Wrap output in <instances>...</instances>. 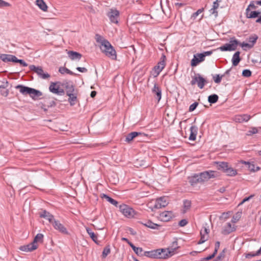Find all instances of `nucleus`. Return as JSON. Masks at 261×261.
Listing matches in <instances>:
<instances>
[{
    "label": "nucleus",
    "instance_id": "obj_1",
    "mask_svg": "<svg viewBox=\"0 0 261 261\" xmlns=\"http://www.w3.org/2000/svg\"><path fill=\"white\" fill-rule=\"evenodd\" d=\"M15 89L19 90V92L23 95H29L33 99H36L37 97L42 95L41 91L22 85H17L15 86Z\"/></svg>",
    "mask_w": 261,
    "mask_h": 261
},
{
    "label": "nucleus",
    "instance_id": "obj_2",
    "mask_svg": "<svg viewBox=\"0 0 261 261\" xmlns=\"http://www.w3.org/2000/svg\"><path fill=\"white\" fill-rule=\"evenodd\" d=\"M100 43V48L101 51L112 59H116V51L110 43L108 40L104 39L101 41Z\"/></svg>",
    "mask_w": 261,
    "mask_h": 261
},
{
    "label": "nucleus",
    "instance_id": "obj_3",
    "mask_svg": "<svg viewBox=\"0 0 261 261\" xmlns=\"http://www.w3.org/2000/svg\"><path fill=\"white\" fill-rule=\"evenodd\" d=\"M217 168L222 170L226 175L229 176H234L237 174V170L230 166L228 163L221 162L217 163Z\"/></svg>",
    "mask_w": 261,
    "mask_h": 261
},
{
    "label": "nucleus",
    "instance_id": "obj_4",
    "mask_svg": "<svg viewBox=\"0 0 261 261\" xmlns=\"http://www.w3.org/2000/svg\"><path fill=\"white\" fill-rule=\"evenodd\" d=\"M165 249H156L149 251H145L143 253V256L152 258H162L168 257Z\"/></svg>",
    "mask_w": 261,
    "mask_h": 261
},
{
    "label": "nucleus",
    "instance_id": "obj_5",
    "mask_svg": "<svg viewBox=\"0 0 261 261\" xmlns=\"http://www.w3.org/2000/svg\"><path fill=\"white\" fill-rule=\"evenodd\" d=\"M239 44V41L234 38H232L230 39L229 43L225 44L220 46L219 49L222 51L235 50Z\"/></svg>",
    "mask_w": 261,
    "mask_h": 261
},
{
    "label": "nucleus",
    "instance_id": "obj_6",
    "mask_svg": "<svg viewBox=\"0 0 261 261\" xmlns=\"http://www.w3.org/2000/svg\"><path fill=\"white\" fill-rule=\"evenodd\" d=\"M62 84L60 82H51L49 87V90L54 94L58 95H63L65 94V90L60 88Z\"/></svg>",
    "mask_w": 261,
    "mask_h": 261
},
{
    "label": "nucleus",
    "instance_id": "obj_7",
    "mask_svg": "<svg viewBox=\"0 0 261 261\" xmlns=\"http://www.w3.org/2000/svg\"><path fill=\"white\" fill-rule=\"evenodd\" d=\"M119 208L122 214L127 218H133L136 215L135 211L131 207L126 204H120L119 205Z\"/></svg>",
    "mask_w": 261,
    "mask_h": 261
},
{
    "label": "nucleus",
    "instance_id": "obj_8",
    "mask_svg": "<svg viewBox=\"0 0 261 261\" xmlns=\"http://www.w3.org/2000/svg\"><path fill=\"white\" fill-rule=\"evenodd\" d=\"M200 183L208 181L210 178L218 176L217 171L209 170L200 173L198 174Z\"/></svg>",
    "mask_w": 261,
    "mask_h": 261
},
{
    "label": "nucleus",
    "instance_id": "obj_9",
    "mask_svg": "<svg viewBox=\"0 0 261 261\" xmlns=\"http://www.w3.org/2000/svg\"><path fill=\"white\" fill-rule=\"evenodd\" d=\"M29 68L31 71H33L36 73L42 79H47L50 76L48 73L44 72V71L41 67H36L34 65H31L29 66Z\"/></svg>",
    "mask_w": 261,
    "mask_h": 261
},
{
    "label": "nucleus",
    "instance_id": "obj_10",
    "mask_svg": "<svg viewBox=\"0 0 261 261\" xmlns=\"http://www.w3.org/2000/svg\"><path fill=\"white\" fill-rule=\"evenodd\" d=\"M206 83V81L199 74H198L197 76L193 77L191 81V84L192 85H194L197 83L198 87L200 89H202Z\"/></svg>",
    "mask_w": 261,
    "mask_h": 261
},
{
    "label": "nucleus",
    "instance_id": "obj_11",
    "mask_svg": "<svg viewBox=\"0 0 261 261\" xmlns=\"http://www.w3.org/2000/svg\"><path fill=\"white\" fill-rule=\"evenodd\" d=\"M107 16L111 22L116 24L118 23V18L119 16V11L116 9H111L108 12Z\"/></svg>",
    "mask_w": 261,
    "mask_h": 261
},
{
    "label": "nucleus",
    "instance_id": "obj_12",
    "mask_svg": "<svg viewBox=\"0 0 261 261\" xmlns=\"http://www.w3.org/2000/svg\"><path fill=\"white\" fill-rule=\"evenodd\" d=\"M168 204V198L166 197H160L155 201L154 204L152 207L153 209H159L164 207Z\"/></svg>",
    "mask_w": 261,
    "mask_h": 261
},
{
    "label": "nucleus",
    "instance_id": "obj_13",
    "mask_svg": "<svg viewBox=\"0 0 261 261\" xmlns=\"http://www.w3.org/2000/svg\"><path fill=\"white\" fill-rule=\"evenodd\" d=\"M165 60L166 56L165 55H162L161 58V61L158 63L157 65L154 66V74H155L154 75L155 76L159 75L160 73L164 68L165 66Z\"/></svg>",
    "mask_w": 261,
    "mask_h": 261
},
{
    "label": "nucleus",
    "instance_id": "obj_14",
    "mask_svg": "<svg viewBox=\"0 0 261 261\" xmlns=\"http://www.w3.org/2000/svg\"><path fill=\"white\" fill-rule=\"evenodd\" d=\"M52 225L54 228L59 231L60 232L64 234H68V231L67 229L65 227V226L61 224L59 221L58 220H54V222H53Z\"/></svg>",
    "mask_w": 261,
    "mask_h": 261
},
{
    "label": "nucleus",
    "instance_id": "obj_15",
    "mask_svg": "<svg viewBox=\"0 0 261 261\" xmlns=\"http://www.w3.org/2000/svg\"><path fill=\"white\" fill-rule=\"evenodd\" d=\"M251 116L248 114L236 115L233 118V120L237 123L248 122Z\"/></svg>",
    "mask_w": 261,
    "mask_h": 261
},
{
    "label": "nucleus",
    "instance_id": "obj_16",
    "mask_svg": "<svg viewBox=\"0 0 261 261\" xmlns=\"http://www.w3.org/2000/svg\"><path fill=\"white\" fill-rule=\"evenodd\" d=\"M210 230L208 228L205 227H203V229H202L200 231V236L201 238L199 241L198 244H201L205 242L207 240L208 238V233Z\"/></svg>",
    "mask_w": 261,
    "mask_h": 261
},
{
    "label": "nucleus",
    "instance_id": "obj_17",
    "mask_svg": "<svg viewBox=\"0 0 261 261\" xmlns=\"http://www.w3.org/2000/svg\"><path fill=\"white\" fill-rule=\"evenodd\" d=\"M204 61L203 56L200 54H197L194 55L193 58L191 62V65L192 67L196 66L199 63Z\"/></svg>",
    "mask_w": 261,
    "mask_h": 261
},
{
    "label": "nucleus",
    "instance_id": "obj_18",
    "mask_svg": "<svg viewBox=\"0 0 261 261\" xmlns=\"http://www.w3.org/2000/svg\"><path fill=\"white\" fill-rule=\"evenodd\" d=\"M39 216L41 218H43L47 220L49 222V223L51 224L53 223V222H54V221L55 220L54 216L48 212L46 211V210H43L42 212H40Z\"/></svg>",
    "mask_w": 261,
    "mask_h": 261
},
{
    "label": "nucleus",
    "instance_id": "obj_19",
    "mask_svg": "<svg viewBox=\"0 0 261 261\" xmlns=\"http://www.w3.org/2000/svg\"><path fill=\"white\" fill-rule=\"evenodd\" d=\"M37 248V245L36 244H35L33 242L31 243H30L28 245L21 246L19 247V249L21 251H24V252H30L32 251H33Z\"/></svg>",
    "mask_w": 261,
    "mask_h": 261
},
{
    "label": "nucleus",
    "instance_id": "obj_20",
    "mask_svg": "<svg viewBox=\"0 0 261 261\" xmlns=\"http://www.w3.org/2000/svg\"><path fill=\"white\" fill-rule=\"evenodd\" d=\"M260 13L261 12L260 11H251L249 10V8H246V16L248 18H255L257 17L258 19Z\"/></svg>",
    "mask_w": 261,
    "mask_h": 261
},
{
    "label": "nucleus",
    "instance_id": "obj_21",
    "mask_svg": "<svg viewBox=\"0 0 261 261\" xmlns=\"http://www.w3.org/2000/svg\"><path fill=\"white\" fill-rule=\"evenodd\" d=\"M62 86L65 88L67 95L74 93L75 92L73 85L70 82H64L62 84Z\"/></svg>",
    "mask_w": 261,
    "mask_h": 261
},
{
    "label": "nucleus",
    "instance_id": "obj_22",
    "mask_svg": "<svg viewBox=\"0 0 261 261\" xmlns=\"http://www.w3.org/2000/svg\"><path fill=\"white\" fill-rule=\"evenodd\" d=\"M0 59L5 62H15V59H16V57L12 55L1 54Z\"/></svg>",
    "mask_w": 261,
    "mask_h": 261
},
{
    "label": "nucleus",
    "instance_id": "obj_23",
    "mask_svg": "<svg viewBox=\"0 0 261 261\" xmlns=\"http://www.w3.org/2000/svg\"><path fill=\"white\" fill-rule=\"evenodd\" d=\"M235 230L236 227L234 225L231 224L230 223H227L222 230V233L224 234H228Z\"/></svg>",
    "mask_w": 261,
    "mask_h": 261
},
{
    "label": "nucleus",
    "instance_id": "obj_24",
    "mask_svg": "<svg viewBox=\"0 0 261 261\" xmlns=\"http://www.w3.org/2000/svg\"><path fill=\"white\" fill-rule=\"evenodd\" d=\"M67 55L71 60H80L82 56L81 54L72 50L68 51Z\"/></svg>",
    "mask_w": 261,
    "mask_h": 261
},
{
    "label": "nucleus",
    "instance_id": "obj_25",
    "mask_svg": "<svg viewBox=\"0 0 261 261\" xmlns=\"http://www.w3.org/2000/svg\"><path fill=\"white\" fill-rule=\"evenodd\" d=\"M138 136H145V134L144 133L133 132L130 133H129L126 137L125 141L127 142H129L133 140L134 138Z\"/></svg>",
    "mask_w": 261,
    "mask_h": 261
},
{
    "label": "nucleus",
    "instance_id": "obj_26",
    "mask_svg": "<svg viewBox=\"0 0 261 261\" xmlns=\"http://www.w3.org/2000/svg\"><path fill=\"white\" fill-rule=\"evenodd\" d=\"M160 218L164 221H168L173 216V214L170 211H165L160 214Z\"/></svg>",
    "mask_w": 261,
    "mask_h": 261
},
{
    "label": "nucleus",
    "instance_id": "obj_27",
    "mask_svg": "<svg viewBox=\"0 0 261 261\" xmlns=\"http://www.w3.org/2000/svg\"><path fill=\"white\" fill-rule=\"evenodd\" d=\"M152 92L156 95V98H157L158 101H159L162 97V91L158 84H154L153 88L152 89Z\"/></svg>",
    "mask_w": 261,
    "mask_h": 261
},
{
    "label": "nucleus",
    "instance_id": "obj_28",
    "mask_svg": "<svg viewBox=\"0 0 261 261\" xmlns=\"http://www.w3.org/2000/svg\"><path fill=\"white\" fill-rule=\"evenodd\" d=\"M197 130L198 128L196 126H192L190 127V135L189 138L190 140L194 141L196 140Z\"/></svg>",
    "mask_w": 261,
    "mask_h": 261
},
{
    "label": "nucleus",
    "instance_id": "obj_29",
    "mask_svg": "<svg viewBox=\"0 0 261 261\" xmlns=\"http://www.w3.org/2000/svg\"><path fill=\"white\" fill-rule=\"evenodd\" d=\"M177 245L178 244L177 241L173 242L172 243L171 248H169L166 249V252H165V253H167L168 255V257L174 254L176 249L178 248Z\"/></svg>",
    "mask_w": 261,
    "mask_h": 261
},
{
    "label": "nucleus",
    "instance_id": "obj_30",
    "mask_svg": "<svg viewBox=\"0 0 261 261\" xmlns=\"http://www.w3.org/2000/svg\"><path fill=\"white\" fill-rule=\"evenodd\" d=\"M240 51L236 52L232 56V65L234 66H237L241 61V58L240 57Z\"/></svg>",
    "mask_w": 261,
    "mask_h": 261
},
{
    "label": "nucleus",
    "instance_id": "obj_31",
    "mask_svg": "<svg viewBox=\"0 0 261 261\" xmlns=\"http://www.w3.org/2000/svg\"><path fill=\"white\" fill-rule=\"evenodd\" d=\"M189 182L192 186H194L198 183H200L198 174H195L194 175L189 177Z\"/></svg>",
    "mask_w": 261,
    "mask_h": 261
},
{
    "label": "nucleus",
    "instance_id": "obj_32",
    "mask_svg": "<svg viewBox=\"0 0 261 261\" xmlns=\"http://www.w3.org/2000/svg\"><path fill=\"white\" fill-rule=\"evenodd\" d=\"M36 3L38 7L43 11H47L48 7L43 0H36Z\"/></svg>",
    "mask_w": 261,
    "mask_h": 261
},
{
    "label": "nucleus",
    "instance_id": "obj_33",
    "mask_svg": "<svg viewBox=\"0 0 261 261\" xmlns=\"http://www.w3.org/2000/svg\"><path fill=\"white\" fill-rule=\"evenodd\" d=\"M86 231L90 236V238L92 239V240L97 244H99L97 236L91 230V229L89 227H87Z\"/></svg>",
    "mask_w": 261,
    "mask_h": 261
},
{
    "label": "nucleus",
    "instance_id": "obj_34",
    "mask_svg": "<svg viewBox=\"0 0 261 261\" xmlns=\"http://www.w3.org/2000/svg\"><path fill=\"white\" fill-rule=\"evenodd\" d=\"M69 96L68 101L71 106H73L77 99L76 94L74 92L67 95Z\"/></svg>",
    "mask_w": 261,
    "mask_h": 261
},
{
    "label": "nucleus",
    "instance_id": "obj_35",
    "mask_svg": "<svg viewBox=\"0 0 261 261\" xmlns=\"http://www.w3.org/2000/svg\"><path fill=\"white\" fill-rule=\"evenodd\" d=\"M101 197L102 198L106 199L108 201L110 202L112 204L115 205V206H117L118 202L112 198L111 197H109L106 194H103L101 196Z\"/></svg>",
    "mask_w": 261,
    "mask_h": 261
},
{
    "label": "nucleus",
    "instance_id": "obj_36",
    "mask_svg": "<svg viewBox=\"0 0 261 261\" xmlns=\"http://www.w3.org/2000/svg\"><path fill=\"white\" fill-rule=\"evenodd\" d=\"M245 164L248 165L249 170L252 172H255L258 171L260 168L258 166H256L254 164L250 163L249 162H244Z\"/></svg>",
    "mask_w": 261,
    "mask_h": 261
},
{
    "label": "nucleus",
    "instance_id": "obj_37",
    "mask_svg": "<svg viewBox=\"0 0 261 261\" xmlns=\"http://www.w3.org/2000/svg\"><path fill=\"white\" fill-rule=\"evenodd\" d=\"M191 206V202L188 200L184 201V213L189 210Z\"/></svg>",
    "mask_w": 261,
    "mask_h": 261
},
{
    "label": "nucleus",
    "instance_id": "obj_38",
    "mask_svg": "<svg viewBox=\"0 0 261 261\" xmlns=\"http://www.w3.org/2000/svg\"><path fill=\"white\" fill-rule=\"evenodd\" d=\"M218 96L217 94H214L208 97V101L211 103H215L218 101Z\"/></svg>",
    "mask_w": 261,
    "mask_h": 261
},
{
    "label": "nucleus",
    "instance_id": "obj_39",
    "mask_svg": "<svg viewBox=\"0 0 261 261\" xmlns=\"http://www.w3.org/2000/svg\"><path fill=\"white\" fill-rule=\"evenodd\" d=\"M257 39H258V36L255 34H254V35L250 36L249 37V38L248 39L249 43L250 44H252V47H253L254 45L256 43Z\"/></svg>",
    "mask_w": 261,
    "mask_h": 261
},
{
    "label": "nucleus",
    "instance_id": "obj_40",
    "mask_svg": "<svg viewBox=\"0 0 261 261\" xmlns=\"http://www.w3.org/2000/svg\"><path fill=\"white\" fill-rule=\"evenodd\" d=\"M242 216L241 212H238L236 214L233 216L231 219V222L233 223H237L241 218Z\"/></svg>",
    "mask_w": 261,
    "mask_h": 261
},
{
    "label": "nucleus",
    "instance_id": "obj_41",
    "mask_svg": "<svg viewBox=\"0 0 261 261\" xmlns=\"http://www.w3.org/2000/svg\"><path fill=\"white\" fill-rule=\"evenodd\" d=\"M146 226L150 228L151 229H158L160 226L150 221H148L145 224H144Z\"/></svg>",
    "mask_w": 261,
    "mask_h": 261
},
{
    "label": "nucleus",
    "instance_id": "obj_42",
    "mask_svg": "<svg viewBox=\"0 0 261 261\" xmlns=\"http://www.w3.org/2000/svg\"><path fill=\"white\" fill-rule=\"evenodd\" d=\"M59 71L61 74H64L65 73H66L70 75H74L75 74L72 71H70L69 69H68L65 67H60L59 68Z\"/></svg>",
    "mask_w": 261,
    "mask_h": 261
},
{
    "label": "nucleus",
    "instance_id": "obj_43",
    "mask_svg": "<svg viewBox=\"0 0 261 261\" xmlns=\"http://www.w3.org/2000/svg\"><path fill=\"white\" fill-rule=\"evenodd\" d=\"M111 248L110 245H107L105 248L102 253V257L106 258L107 256L110 253Z\"/></svg>",
    "mask_w": 261,
    "mask_h": 261
},
{
    "label": "nucleus",
    "instance_id": "obj_44",
    "mask_svg": "<svg viewBox=\"0 0 261 261\" xmlns=\"http://www.w3.org/2000/svg\"><path fill=\"white\" fill-rule=\"evenodd\" d=\"M43 235L41 233H38L35 237L33 243L36 244L37 242H42L43 240Z\"/></svg>",
    "mask_w": 261,
    "mask_h": 261
},
{
    "label": "nucleus",
    "instance_id": "obj_45",
    "mask_svg": "<svg viewBox=\"0 0 261 261\" xmlns=\"http://www.w3.org/2000/svg\"><path fill=\"white\" fill-rule=\"evenodd\" d=\"M223 76H224V74L221 75H220L219 74H216L213 76V79L216 83L219 84Z\"/></svg>",
    "mask_w": 261,
    "mask_h": 261
},
{
    "label": "nucleus",
    "instance_id": "obj_46",
    "mask_svg": "<svg viewBox=\"0 0 261 261\" xmlns=\"http://www.w3.org/2000/svg\"><path fill=\"white\" fill-rule=\"evenodd\" d=\"M204 11V8H201V9H198L196 12L194 13L192 16H191V18L192 19V20H195L196 19V18L197 17V16L200 14V13H201L203 11Z\"/></svg>",
    "mask_w": 261,
    "mask_h": 261
},
{
    "label": "nucleus",
    "instance_id": "obj_47",
    "mask_svg": "<svg viewBox=\"0 0 261 261\" xmlns=\"http://www.w3.org/2000/svg\"><path fill=\"white\" fill-rule=\"evenodd\" d=\"M258 132V130L256 127H252L250 130H249L246 135L250 136H252L253 134H256Z\"/></svg>",
    "mask_w": 261,
    "mask_h": 261
},
{
    "label": "nucleus",
    "instance_id": "obj_48",
    "mask_svg": "<svg viewBox=\"0 0 261 261\" xmlns=\"http://www.w3.org/2000/svg\"><path fill=\"white\" fill-rule=\"evenodd\" d=\"M257 8V6L256 5V1H251L247 8H249V10H251V9L255 10Z\"/></svg>",
    "mask_w": 261,
    "mask_h": 261
},
{
    "label": "nucleus",
    "instance_id": "obj_49",
    "mask_svg": "<svg viewBox=\"0 0 261 261\" xmlns=\"http://www.w3.org/2000/svg\"><path fill=\"white\" fill-rule=\"evenodd\" d=\"M260 254H261V247L255 253H248L246 255V257L249 258V257H253V256H255L259 255Z\"/></svg>",
    "mask_w": 261,
    "mask_h": 261
},
{
    "label": "nucleus",
    "instance_id": "obj_50",
    "mask_svg": "<svg viewBox=\"0 0 261 261\" xmlns=\"http://www.w3.org/2000/svg\"><path fill=\"white\" fill-rule=\"evenodd\" d=\"M242 75L248 77L251 75V71L249 69H245L242 72Z\"/></svg>",
    "mask_w": 261,
    "mask_h": 261
},
{
    "label": "nucleus",
    "instance_id": "obj_51",
    "mask_svg": "<svg viewBox=\"0 0 261 261\" xmlns=\"http://www.w3.org/2000/svg\"><path fill=\"white\" fill-rule=\"evenodd\" d=\"M134 252L138 255L140 256H143V249L141 247H137V248L134 251Z\"/></svg>",
    "mask_w": 261,
    "mask_h": 261
},
{
    "label": "nucleus",
    "instance_id": "obj_52",
    "mask_svg": "<svg viewBox=\"0 0 261 261\" xmlns=\"http://www.w3.org/2000/svg\"><path fill=\"white\" fill-rule=\"evenodd\" d=\"M210 15H214L215 17H217L218 16V11L216 9H214L212 7L210 10Z\"/></svg>",
    "mask_w": 261,
    "mask_h": 261
},
{
    "label": "nucleus",
    "instance_id": "obj_53",
    "mask_svg": "<svg viewBox=\"0 0 261 261\" xmlns=\"http://www.w3.org/2000/svg\"><path fill=\"white\" fill-rule=\"evenodd\" d=\"M198 105V103L197 102H195L194 103H192L191 105H190L189 107V111L192 112L194 110H195L196 107H197Z\"/></svg>",
    "mask_w": 261,
    "mask_h": 261
},
{
    "label": "nucleus",
    "instance_id": "obj_54",
    "mask_svg": "<svg viewBox=\"0 0 261 261\" xmlns=\"http://www.w3.org/2000/svg\"><path fill=\"white\" fill-rule=\"evenodd\" d=\"M15 63H19L23 67H27L28 66V64L25 63L23 60L18 59L16 58V59H15Z\"/></svg>",
    "mask_w": 261,
    "mask_h": 261
},
{
    "label": "nucleus",
    "instance_id": "obj_55",
    "mask_svg": "<svg viewBox=\"0 0 261 261\" xmlns=\"http://www.w3.org/2000/svg\"><path fill=\"white\" fill-rule=\"evenodd\" d=\"M1 93L4 96H7L9 94V91L7 89H1Z\"/></svg>",
    "mask_w": 261,
    "mask_h": 261
},
{
    "label": "nucleus",
    "instance_id": "obj_56",
    "mask_svg": "<svg viewBox=\"0 0 261 261\" xmlns=\"http://www.w3.org/2000/svg\"><path fill=\"white\" fill-rule=\"evenodd\" d=\"M240 45L242 47H247L249 48H251L252 47V44H250L249 43H246L244 42H243L242 43H240Z\"/></svg>",
    "mask_w": 261,
    "mask_h": 261
},
{
    "label": "nucleus",
    "instance_id": "obj_57",
    "mask_svg": "<svg viewBox=\"0 0 261 261\" xmlns=\"http://www.w3.org/2000/svg\"><path fill=\"white\" fill-rule=\"evenodd\" d=\"M188 224V221L186 219H182L179 222V225L184 227Z\"/></svg>",
    "mask_w": 261,
    "mask_h": 261
},
{
    "label": "nucleus",
    "instance_id": "obj_58",
    "mask_svg": "<svg viewBox=\"0 0 261 261\" xmlns=\"http://www.w3.org/2000/svg\"><path fill=\"white\" fill-rule=\"evenodd\" d=\"M213 53V51H204L202 53H200V54H201L202 56H203V59H204V60H205V57L206 56H210L211 55H212V54Z\"/></svg>",
    "mask_w": 261,
    "mask_h": 261
},
{
    "label": "nucleus",
    "instance_id": "obj_59",
    "mask_svg": "<svg viewBox=\"0 0 261 261\" xmlns=\"http://www.w3.org/2000/svg\"><path fill=\"white\" fill-rule=\"evenodd\" d=\"M9 6L10 4L6 2L3 0H0V7H7Z\"/></svg>",
    "mask_w": 261,
    "mask_h": 261
},
{
    "label": "nucleus",
    "instance_id": "obj_60",
    "mask_svg": "<svg viewBox=\"0 0 261 261\" xmlns=\"http://www.w3.org/2000/svg\"><path fill=\"white\" fill-rule=\"evenodd\" d=\"M253 197V195H250V196L248 197L245 198L241 202H240L239 204V205H242L243 203H244L245 202L249 201L252 197Z\"/></svg>",
    "mask_w": 261,
    "mask_h": 261
},
{
    "label": "nucleus",
    "instance_id": "obj_61",
    "mask_svg": "<svg viewBox=\"0 0 261 261\" xmlns=\"http://www.w3.org/2000/svg\"><path fill=\"white\" fill-rule=\"evenodd\" d=\"M76 69L81 72H86L88 71L87 69L85 67H78Z\"/></svg>",
    "mask_w": 261,
    "mask_h": 261
},
{
    "label": "nucleus",
    "instance_id": "obj_62",
    "mask_svg": "<svg viewBox=\"0 0 261 261\" xmlns=\"http://www.w3.org/2000/svg\"><path fill=\"white\" fill-rule=\"evenodd\" d=\"M219 1L218 0H216L213 3V8L217 9L219 6Z\"/></svg>",
    "mask_w": 261,
    "mask_h": 261
},
{
    "label": "nucleus",
    "instance_id": "obj_63",
    "mask_svg": "<svg viewBox=\"0 0 261 261\" xmlns=\"http://www.w3.org/2000/svg\"><path fill=\"white\" fill-rule=\"evenodd\" d=\"M8 86V82H6L5 83H3L2 85H0V89H6V88Z\"/></svg>",
    "mask_w": 261,
    "mask_h": 261
},
{
    "label": "nucleus",
    "instance_id": "obj_64",
    "mask_svg": "<svg viewBox=\"0 0 261 261\" xmlns=\"http://www.w3.org/2000/svg\"><path fill=\"white\" fill-rule=\"evenodd\" d=\"M185 5V4L182 3H175V6L177 7V8H179L182 6H184Z\"/></svg>",
    "mask_w": 261,
    "mask_h": 261
}]
</instances>
